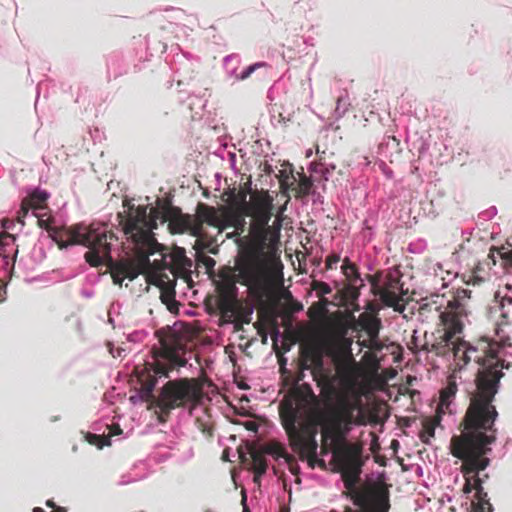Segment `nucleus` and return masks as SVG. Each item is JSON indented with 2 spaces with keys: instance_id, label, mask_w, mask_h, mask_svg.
<instances>
[{
  "instance_id": "obj_34",
  "label": "nucleus",
  "mask_w": 512,
  "mask_h": 512,
  "mask_svg": "<svg viewBox=\"0 0 512 512\" xmlns=\"http://www.w3.org/2000/svg\"><path fill=\"white\" fill-rule=\"evenodd\" d=\"M285 462L287 463L288 465V469L289 471L293 474V475H298L299 472H300V467L295 459V457L293 455H289L286 459H285Z\"/></svg>"
},
{
  "instance_id": "obj_39",
  "label": "nucleus",
  "mask_w": 512,
  "mask_h": 512,
  "mask_svg": "<svg viewBox=\"0 0 512 512\" xmlns=\"http://www.w3.org/2000/svg\"><path fill=\"white\" fill-rule=\"evenodd\" d=\"M379 310H380V306L377 303H375L373 301H369L366 304L365 311L363 313H369L370 316H372V315L378 316Z\"/></svg>"
},
{
  "instance_id": "obj_45",
  "label": "nucleus",
  "mask_w": 512,
  "mask_h": 512,
  "mask_svg": "<svg viewBox=\"0 0 512 512\" xmlns=\"http://www.w3.org/2000/svg\"><path fill=\"white\" fill-rule=\"evenodd\" d=\"M204 264L207 268H212L215 265V260L209 256L205 257Z\"/></svg>"
},
{
  "instance_id": "obj_43",
  "label": "nucleus",
  "mask_w": 512,
  "mask_h": 512,
  "mask_svg": "<svg viewBox=\"0 0 512 512\" xmlns=\"http://www.w3.org/2000/svg\"><path fill=\"white\" fill-rule=\"evenodd\" d=\"M327 440L328 439H324V437L322 436V445L320 451L321 455H326L328 454L329 450H331V447H328Z\"/></svg>"
},
{
  "instance_id": "obj_6",
  "label": "nucleus",
  "mask_w": 512,
  "mask_h": 512,
  "mask_svg": "<svg viewBox=\"0 0 512 512\" xmlns=\"http://www.w3.org/2000/svg\"><path fill=\"white\" fill-rule=\"evenodd\" d=\"M345 334L346 328L341 323L330 324L319 342L301 350L302 369L311 370L313 380L327 399L337 394V379L348 383L355 372L352 342L345 338Z\"/></svg>"
},
{
  "instance_id": "obj_22",
  "label": "nucleus",
  "mask_w": 512,
  "mask_h": 512,
  "mask_svg": "<svg viewBox=\"0 0 512 512\" xmlns=\"http://www.w3.org/2000/svg\"><path fill=\"white\" fill-rule=\"evenodd\" d=\"M261 449L265 454L271 455L275 459L283 458L284 460L290 455L286 447L279 441L272 440L264 444Z\"/></svg>"
},
{
  "instance_id": "obj_23",
  "label": "nucleus",
  "mask_w": 512,
  "mask_h": 512,
  "mask_svg": "<svg viewBox=\"0 0 512 512\" xmlns=\"http://www.w3.org/2000/svg\"><path fill=\"white\" fill-rule=\"evenodd\" d=\"M440 419L439 417H435L434 419L426 418L424 419L422 425L423 428L421 432L419 433L420 440L425 443L429 444L430 439L435 436V428L437 424L439 423Z\"/></svg>"
},
{
  "instance_id": "obj_19",
  "label": "nucleus",
  "mask_w": 512,
  "mask_h": 512,
  "mask_svg": "<svg viewBox=\"0 0 512 512\" xmlns=\"http://www.w3.org/2000/svg\"><path fill=\"white\" fill-rule=\"evenodd\" d=\"M475 499L476 502L472 504V512H492L493 508L488 499L487 492L483 488V479L480 475H475Z\"/></svg>"
},
{
  "instance_id": "obj_33",
  "label": "nucleus",
  "mask_w": 512,
  "mask_h": 512,
  "mask_svg": "<svg viewBox=\"0 0 512 512\" xmlns=\"http://www.w3.org/2000/svg\"><path fill=\"white\" fill-rule=\"evenodd\" d=\"M285 299L287 300L288 310L291 313H297L303 310V305L299 301L295 300L292 294L287 291L285 294Z\"/></svg>"
},
{
  "instance_id": "obj_20",
  "label": "nucleus",
  "mask_w": 512,
  "mask_h": 512,
  "mask_svg": "<svg viewBox=\"0 0 512 512\" xmlns=\"http://www.w3.org/2000/svg\"><path fill=\"white\" fill-rule=\"evenodd\" d=\"M357 324L367 333L371 340L378 338L381 328V320L378 316H370L369 313H361L358 317Z\"/></svg>"
},
{
  "instance_id": "obj_28",
  "label": "nucleus",
  "mask_w": 512,
  "mask_h": 512,
  "mask_svg": "<svg viewBox=\"0 0 512 512\" xmlns=\"http://www.w3.org/2000/svg\"><path fill=\"white\" fill-rule=\"evenodd\" d=\"M362 286H360V283H348L347 286H345L342 290V295H343V298L350 302V303H353L354 301H356L360 295V288Z\"/></svg>"
},
{
  "instance_id": "obj_32",
  "label": "nucleus",
  "mask_w": 512,
  "mask_h": 512,
  "mask_svg": "<svg viewBox=\"0 0 512 512\" xmlns=\"http://www.w3.org/2000/svg\"><path fill=\"white\" fill-rule=\"evenodd\" d=\"M441 306H442L441 304L438 305L437 301L423 303L419 308V312L421 315H424L426 313L435 312L436 314H438V317L440 318V314L443 312V311H441Z\"/></svg>"
},
{
  "instance_id": "obj_1",
  "label": "nucleus",
  "mask_w": 512,
  "mask_h": 512,
  "mask_svg": "<svg viewBox=\"0 0 512 512\" xmlns=\"http://www.w3.org/2000/svg\"><path fill=\"white\" fill-rule=\"evenodd\" d=\"M358 402L345 395H338L336 405L327 412L320 410V399L308 383L295 384L279 403L281 424L287 434L289 445L299 458L307 460L309 466L324 468L323 459L317 457V426L322 428V436L347 434L355 422L354 412Z\"/></svg>"
},
{
  "instance_id": "obj_31",
  "label": "nucleus",
  "mask_w": 512,
  "mask_h": 512,
  "mask_svg": "<svg viewBox=\"0 0 512 512\" xmlns=\"http://www.w3.org/2000/svg\"><path fill=\"white\" fill-rule=\"evenodd\" d=\"M85 440L94 446H97L98 448H103L104 446L110 445L109 437H106L104 435H97L93 433H86L85 434Z\"/></svg>"
},
{
  "instance_id": "obj_27",
  "label": "nucleus",
  "mask_w": 512,
  "mask_h": 512,
  "mask_svg": "<svg viewBox=\"0 0 512 512\" xmlns=\"http://www.w3.org/2000/svg\"><path fill=\"white\" fill-rule=\"evenodd\" d=\"M490 250H494V255L496 256L497 254L499 256V258L502 260L503 267H512V248L509 249L505 246H492Z\"/></svg>"
},
{
  "instance_id": "obj_44",
  "label": "nucleus",
  "mask_w": 512,
  "mask_h": 512,
  "mask_svg": "<svg viewBox=\"0 0 512 512\" xmlns=\"http://www.w3.org/2000/svg\"><path fill=\"white\" fill-rule=\"evenodd\" d=\"M6 298V287L5 285L0 281V303L3 302Z\"/></svg>"
},
{
  "instance_id": "obj_50",
  "label": "nucleus",
  "mask_w": 512,
  "mask_h": 512,
  "mask_svg": "<svg viewBox=\"0 0 512 512\" xmlns=\"http://www.w3.org/2000/svg\"><path fill=\"white\" fill-rule=\"evenodd\" d=\"M280 187H281V189L286 190L287 189V183L285 181H280Z\"/></svg>"
},
{
  "instance_id": "obj_36",
  "label": "nucleus",
  "mask_w": 512,
  "mask_h": 512,
  "mask_svg": "<svg viewBox=\"0 0 512 512\" xmlns=\"http://www.w3.org/2000/svg\"><path fill=\"white\" fill-rule=\"evenodd\" d=\"M32 207L28 204V201L23 199L20 210L18 212V221L24 224L23 218H25Z\"/></svg>"
},
{
  "instance_id": "obj_3",
  "label": "nucleus",
  "mask_w": 512,
  "mask_h": 512,
  "mask_svg": "<svg viewBox=\"0 0 512 512\" xmlns=\"http://www.w3.org/2000/svg\"><path fill=\"white\" fill-rule=\"evenodd\" d=\"M161 212L158 208L138 206L130 203V281L139 274H147L150 282L159 287L161 299L167 302L175 296V279L164 272L170 270L174 275L192 266L186 251L181 247L172 250L160 244L153 233Z\"/></svg>"
},
{
  "instance_id": "obj_10",
  "label": "nucleus",
  "mask_w": 512,
  "mask_h": 512,
  "mask_svg": "<svg viewBox=\"0 0 512 512\" xmlns=\"http://www.w3.org/2000/svg\"><path fill=\"white\" fill-rule=\"evenodd\" d=\"M346 434L330 436L333 460L341 473L342 480L347 489L354 488L360 481L363 461L361 459L362 446L359 443H349Z\"/></svg>"
},
{
  "instance_id": "obj_51",
  "label": "nucleus",
  "mask_w": 512,
  "mask_h": 512,
  "mask_svg": "<svg viewBox=\"0 0 512 512\" xmlns=\"http://www.w3.org/2000/svg\"><path fill=\"white\" fill-rule=\"evenodd\" d=\"M480 477L483 479V483H484L485 480L489 477V475L487 473H485L483 475H480Z\"/></svg>"
},
{
  "instance_id": "obj_7",
  "label": "nucleus",
  "mask_w": 512,
  "mask_h": 512,
  "mask_svg": "<svg viewBox=\"0 0 512 512\" xmlns=\"http://www.w3.org/2000/svg\"><path fill=\"white\" fill-rule=\"evenodd\" d=\"M37 224L45 229L49 237L60 249L73 245H83L89 248L85 253L86 262L92 267H98L104 262L107 264L113 283L122 285L124 279L128 278V260L122 259L115 263L110 256V247L113 240L118 237L108 229V226L101 223L75 224L69 227L57 228L51 226L52 218L44 219L43 215L36 214Z\"/></svg>"
},
{
  "instance_id": "obj_12",
  "label": "nucleus",
  "mask_w": 512,
  "mask_h": 512,
  "mask_svg": "<svg viewBox=\"0 0 512 512\" xmlns=\"http://www.w3.org/2000/svg\"><path fill=\"white\" fill-rule=\"evenodd\" d=\"M368 280L371 284V292L375 296H379L381 302L393 308L394 311L403 313L406 308L403 296L406 294L403 291V285L398 276L388 273L385 277L383 284H380L379 275H368Z\"/></svg>"
},
{
  "instance_id": "obj_2",
  "label": "nucleus",
  "mask_w": 512,
  "mask_h": 512,
  "mask_svg": "<svg viewBox=\"0 0 512 512\" xmlns=\"http://www.w3.org/2000/svg\"><path fill=\"white\" fill-rule=\"evenodd\" d=\"M231 207L247 210L250 215L249 234L238 238L239 247L235 262L237 282L244 286L263 290L267 281V269L264 253L268 248L275 247L280 241L284 207L280 209L272 224H269L274 215V199L268 190H251V183L238 193L231 190Z\"/></svg>"
},
{
  "instance_id": "obj_37",
  "label": "nucleus",
  "mask_w": 512,
  "mask_h": 512,
  "mask_svg": "<svg viewBox=\"0 0 512 512\" xmlns=\"http://www.w3.org/2000/svg\"><path fill=\"white\" fill-rule=\"evenodd\" d=\"M46 506L49 508H52L53 509L52 512H66L65 508L56 506V504L53 500H47ZM32 512H45V511L40 507H35V508H33Z\"/></svg>"
},
{
  "instance_id": "obj_14",
  "label": "nucleus",
  "mask_w": 512,
  "mask_h": 512,
  "mask_svg": "<svg viewBox=\"0 0 512 512\" xmlns=\"http://www.w3.org/2000/svg\"><path fill=\"white\" fill-rule=\"evenodd\" d=\"M195 212V223L191 229L192 236L200 237L203 232L204 224L217 229L218 233H220V226L223 225V212H221V206L214 207L203 202H199L196 206Z\"/></svg>"
},
{
  "instance_id": "obj_16",
  "label": "nucleus",
  "mask_w": 512,
  "mask_h": 512,
  "mask_svg": "<svg viewBox=\"0 0 512 512\" xmlns=\"http://www.w3.org/2000/svg\"><path fill=\"white\" fill-rule=\"evenodd\" d=\"M221 212H223V225L220 226V233L228 228H234L232 233L227 234V238H233L239 237L246 231V217H250L247 214V210L231 206H221Z\"/></svg>"
},
{
  "instance_id": "obj_17",
  "label": "nucleus",
  "mask_w": 512,
  "mask_h": 512,
  "mask_svg": "<svg viewBox=\"0 0 512 512\" xmlns=\"http://www.w3.org/2000/svg\"><path fill=\"white\" fill-rule=\"evenodd\" d=\"M163 220L168 221V226L172 234L188 232L191 235V229L195 223L193 216L183 214L178 207L172 206L167 207L164 211Z\"/></svg>"
},
{
  "instance_id": "obj_41",
  "label": "nucleus",
  "mask_w": 512,
  "mask_h": 512,
  "mask_svg": "<svg viewBox=\"0 0 512 512\" xmlns=\"http://www.w3.org/2000/svg\"><path fill=\"white\" fill-rule=\"evenodd\" d=\"M244 427L248 431L257 432L258 428H259V425H258V423L256 421L249 420V421H246L244 423Z\"/></svg>"
},
{
  "instance_id": "obj_25",
  "label": "nucleus",
  "mask_w": 512,
  "mask_h": 512,
  "mask_svg": "<svg viewBox=\"0 0 512 512\" xmlns=\"http://www.w3.org/2000/svg\"><path fill=\"white\" fill-rule=\"evenodd\" d=\"M457 392V385L455 382H450L440 393V402L438 405V413L443 412L444 408H448L451 399L455 396Z\"/></svg>"
},
{
  "instance_id": "obj_24",
  "label": "nucleus",
  "mask_w": 512,
  "mask_h": 512,
  "mask_svg": "<svg viewBox=\"0 0 512 512\" xmlns=\"http://www.w3.org/2000/svg\"><path fill=\"white\" fill-rule=\"evenodd\" d=\"M342 272L349 283H360V286H364L357 266L350 262L348 258H345L343 261Z\"/></svg>"
},
{
  "instance_id": "obj_49",
  "label": "nucleus",
  "mask_w": 512,
  "mask_h": 512,
  "mask_svg": "<svg viewBox=\"0 0 512 512\" xmlns=\"http://www.w3.org/2000/svg\"><path fill=\"white\" fill-rule=\"evenodd\" d=\"M110 353L112 354L113 358H116L117 356H120L121 355V351L120 349H117V355L113 352L112 349H110Z\"/></svg>"
},
{
  "instance_id": "obj_5",
  "label": "nucleus",
  "mask_w": 512,
  "mask_h": 512,
  "mask_svg": "<svg viewBox=\"0 0 512 512\" xmlns=\"http://www.w3.org/2000/svg\"><path fill=\"white\" fill-rule=\"evenodd\" d=\"M499 346L487 339L475 343L461 340L454 347V363L458 370L471 361L480 367L474 380L475 388L469 393L470 403L462 421L469 425L476 423L495 424L498 411L493 404L499 390L500 379L504 376V361L498 357Z\"/></svg>"
},
{
  "instance_id": "obj_8",
  "label": "nucleus",
  "mask_w": 512,
  "mask_h": 512,
  "mask_svg": "<svg viewBox=\"0 0 512 512\" xmlns=\"http://www.w3.org/2000/svg\"><path fill=\"white\" fill-rule=\"evenodd\" d=\"M494 425L480 422L469 425L467 421H461V433L450 439L451 455L462 461L460 471L465 479L462 488L464 494L475 490V475H480L490 465L487 455L491 452L490 445L496 441Z\"/></svg>"
},
{
  "instance_id": "obj_13",
  "label": "nucleus",
  "mask_w": 512,
  "mask_h": 512,
  "mask_svg": "<svg viewBox=\"0 0 512 512\" xmlns=\"http://www.w3.org/2000/svg\"><path fill=\"white\" fill-rule=\"evenodd\" d=\"M351 491V499L354 505L358 506V510L351 507H345L344 512H388L390 507L388 495L382 492H365L356 489V486Z\"/></svg>"
},
{
  "instance_id": "obj_40",
  "label": "nucleus",
  "mask_w": 512,
  "mask_h": 512,
  "mask_svg": "<svg viewBox=\"0 0 512 512\" xmlns=\"http://www.w3.org/2000/svg\"><path fill=\"white\" fill-rule=\"evenodd\" d=\"M340 261V256L337 254H332L326 259V268L332 269L338 262Z\"/></svg>"
},
{
  "instance_id": "obj_15",
  "label": "nucleus",
  "mask_w": 512,
  "mask_h": 512,
  "mask_svg": "<svg viewBox=\"0 0 512 512\" xmlns=\"http://www.w3.org/2000/svg\"><path fill=\"white\" fill-rule=\"evenodd\" d=\"M217 308L223 317H231L237 309V287L234 280L225 279L217 285Z\"/></svg>"
},
{
  "instance_id": "obj_42",
  "label": "nucleus",
  "mask_w": 512,
  "mask_h": 512,
  "mask_svg": "<svg viewBox=\"0 0 512 512\" xmlns=\"http://www.w3.org/2000/svg\"><path fill=\"white\" fill-rule=\"evenodd\" d=\"M109 435L107 437H111V436H115V435H119L122 433V430L120 428V426L118 424H113L109 427Z\"/></svg>"
},
{
  "instance_id": "obj_47",
  "label": "nucleus",
  "mask_w": 512,
  "mask_h": 512,
  "mask_svg": "<svg viewBox=\"0 0 512 512\" xmlns=\"http://www.w3.org/2000/svg\"><path fill=\"white\" fill-rule=\"evenodd\" d=\"M234 329H235V331H240V330H242V329H243V325H242V323H241V322H238V321H237V322H235V324H234Z\"/></svg>"
},
{
  "instance_id": "obj_21",
  "label": "nucleus",
  "mask_w": 512,
  "mask_h": 512,
  "mask_svg": "<svg viewBox=\"0 0 512 512\" xmlns=\"http://www.w3.org/2000/svg\"><path fill=\"white\" fill-rule=\"evenodd\" d=\"M329 301L325 298L321 299L320 301L314 302L307 310V315L309 319L315 323L319 324L322 323L327 314V305Z\"/></svg>"
},
{
  "instance_id": "obj_18",
  "label": "nucleus",
  "mask_w": 512,
  "mask_h": 512,
  "mask_svg": "<svg viewBox=\"0 0 512 512\" xmlns=\"http://www.w3.org/2000/svg\"><path fill=\"white\" fill-rule=\"evenodd\" d=\"M251 456V470L254 473L253 481L255 483H260L262 476L266 473L268 465L267 461L264 457V451L260 449H256L252 447L249 450Z\"/></svg>"
},
{
  "instance_id": "obj_46",
  "label": "nucleus",
  "mask_w": 512,
  "mask_h": 512,
  "mask_svg": "<svg viewBox=\"0 0 512 512\" xmlns=\"http://www.w3.org/2000/svg\"><path fill=\"white\" fill-rule=\"evenodd\" d=\"M6 238H12V235H10L9 233H2L0 235V245L4 244V239Z\"/></svg>"
},
{
  "instance_id": "obj_52",
  "label": "nucleus",
  "mask_w": 512,
  "mask_h": 512,
  "mask_svg": "<svg viewBox=\"0 0 512 512\" xmlns=\"http://www.w3.org/2000/svg\"><path fill=\"white\" fill-rule=\"evenodd\" d=\"M266 172H270V166L268 165L265 169Z\"/></svg>"
},
{
  "instance_id": "obj_11",
  "label": "nucleus",
  "mask_w": 512,
  "mask_h": 512,
  "mask_svg": "<svg viewBox=\"0 0 512 512\" xmlns=\"http://www.w3.org/2000/svg\"><path fill=\"white\" fill-rule=\"evenodd\" d=\"M486 244L481 240H467L460 246V257L466 261L470 268L469 275L465 280L468 285H480L490 279L489 271L496 265L494 250L486 254Z\"/></svg>"
},
{
  "instance_id": "obj_30",
  "label": "nucleus",
  "mask_w": 512,
  "mask_h": 512,
  "mask_svg": "<svg viewBox=\"0 0 512 512\" xmlns=\"http://www.w3.org/2000/svg\"><path fill=\"white\" fill-rule=\"evenodd\" d=\"M122 207L123 212H119L117 214V218L119 220V226L121 227V231L124 235H128V215L125 213L128 212V196L124 195L122 199Z\"/></svg>"
},
{
  "instance_id": "obj_26",
  "label": "nucleus",
  "mask_w": 512,
  "mask_h": 512,
  "mask_svg": "<svg viewBox=\"0 0 512 512\" xmlns=\"http://www.w3.org/2000/svg\"><path fill=\"white\" fill-rule=\"evenodd\" d=\"M48 197L49 194L46 191L36 189L24 199L25 201H28V204L32 207V209L38 210L44 207Z\"/></svg>"
},
{
  "instance_id": "obj_35",
  "label": "nucleus",
  "mask_w": 512,
  "mask_h": 512,
  "mask_svg": "<svg viewBox=\"0 0 512 512\" xmlns=\"http://www.w3.org/2000/svg\"><path fill=\"white\" fill-rule=\"evenodd\" d=\"M314 289L320 297L329 294L332 291L331 287L325 282H315Z\"/></svg>"
},
{
  "instance_id": "obj_4",
  "label": "nucleus",
  "mask_w": 512,
  "mask_h": 512,
  "mask_svg": "<svg viewBox=\"0 0 512 512\" xmlns=\"http://www.w3.org/2000/svg\"><path fill=\"white\" fill-rule=\"evenodd\" d=\"M161 346V358L168 361L169 365L156 357L151 363L136 365L133 373H130V386L135 390V395L130 396V401L139 398L147 402L148 409H155L158 420L164 423L172 410L184 407L197 398L198 388L195 379L179 378L167 381L157 397L153 394L158 377H167L168 372L175 366H184L186 363L178 356L180 345L174 337L162 339Z\"/></svg>"
},
{
  "instance_id": "obj_48",
  "label": "nucleus",
  "mask_w": 512,
  "mask_h": 512,
  "mask_svg": "<svg viewBox=\"0 0 512 512\" xmlns=\"http://www.w3.org/2000/svg\"><path fill=\"white\" fill-rule=\"evenodd\" d=\"M245 501H246V498L244 497L242 502H243V512H250L248 506L245 504Z\"/></svg>"
},
{
  "instance_id": "obj_29",
  "label": "nucleus",
  "mask_w": 512,
  "mask_h": 512,
  "mask_svg": "<svg viewBox=\"0 0 512 512\" xmlns=\"http://www.w3.org/2000/svg\"><path fill=\"white\" fill-rule=\"evenodd\" d=\"M313 187V182L305 175L300 177L298 187L296 188V197H305L310 194Z\"/></svg>"
},
{
  "instance_id": "obj_38",
  "label": "nucleus",
  "mask_w": 512,
  "mask_h": 512,
  "mask_svg": "<svg viewBox=\"0 0 512 512\" xmlns=\"http://www.w3.org/2000/svg\"><path fill=\"white\" fill-rule=\"evenodd\" d=\"M264 63H255L253 65L248 66L245 70L241 72L240 79L245 80L251 76V74L259 67L264 66Z\"/></svg>"
},
{
  "instance_id": "obj_9",
  "label": "nucleus",
  "mask_w": 512,
  "mask_h": 512,
  "mask_svg": "<svg viewBox=\"0 0 512 512\" xmlns=\"http://www.w3.org/2000/svg\"><path fill=\"white\" fill-rule=\"evenodd\" d=\"M471 291L457 289L452 300L447 302L444 312L440 314L442 329L437 330L438 336L434 343L423 345L422 350L434 352L437 356L445 357L452 353L461 339L457 337L463 330V318L467 317L466 302L470 299Z\"/></svg>"
}]
</instances>
